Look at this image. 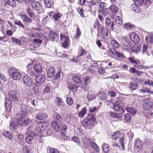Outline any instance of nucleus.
<instances>
[{"instance_id":"obj_26","label":"nucleus","mask_w":153,"mask_h":153,"mask_svg":"<svg viewBox=\"0 0 153 153\" xmlns=\"http://www.w3.org/2000/svg\"><path fill=\"white\" fill-rule=\"evenodd\" d=\"M42 68L39 64H36L34 66V70L37 73H40L42 72Z\"/></svg>"},{"instance_id":"obj_31","label":"nucleus","mask_w":153,"mask_h":153,"mask_svg":"<svg viewBox=\"0 0 153 153\" xmlns=\"http://www.w3.org/2000/svg\"><path fill=\"white\" fill-rule=\"evenodd\" d=\"M33 148L31 145L24 146L23 148L24 153H30Z\"/></svg>"},{"instance_id":"obj_3","label":"nucleus","mask_w":153,"mask_h":153,"mask_svg":"<svg viewBox=\"0 0 153 153\" xmlns=\"http://www.w3.org/2000/svg\"><path fill=\"white\" fill-rule=\"evenodd\" d=\"M48 123L45 121H43L40 124H39L36 127L34 131L35 134L42 136L43 131L48 126Z\"/></svg>"},{"instance_id":"obj_64","label":"nucleus","mask_w":153,"mask_h":153,"mask_svg":"<svg viewBox=\"0 0 153 153\" xmlns=\"http://www.w3.org/2000/svg\"><path fill=\"white\" fill-rule=\"evenodd\" d=\"M124 118L125 121L127 122H129L131 120L130 116L128 114H125L124 116Z\"/></svg>"},{"instance_id":"obj_47","label":"nucleus","mask_w":153,"mask_h":153,"mask_svg":"<svg viewBox=\"0 0 153 153\" xmlns=\"http://www.w3.org/2000/svg\"><path fill=\"white\" fill-rule=\"evenodd\" d=\"M100 1L99 0H91L88 1V5L89 6L91 7L96 4L97 3H98Z\"/></svg>"},{"instance_id":"obj_14","label":"nucleus","mask_w":153,"mask_h":153,"mask_svg":"<svg viewBox=\"0 0 153 153\" xmlns=\"http://www.w3.org/2000/svg\"><path fill=\"white\" fill-rule=\"evenodd\" d=\"M9 97L14 101H16L18 99L17 97L19 96V94L16 91H11L9 93Z\"/></svg>"},{"instance_id":"obj_18","label":"nucleus","mask_w":153,"mask_h":153,"mask_svg":"<svg viewBox=\"0 0 153 153\" xmlns=\"http://www.w3.org/2000/svg\"><path fill=\"white\" fill-rule=\"evenodd\" d=\"M59 129L60 130V132L62 134V138H63L65 139V138L64 137L65 136L67 129V126L65 124H62L60 126Z\"/></svg>"},{"instance_id":"obj_6","label":"nucleus","mask_w":153,"mask_h":153,"mask_svg":"<svg viewBox=\"0 0 153 153\" xmlns=\"http://www.w3.org/2000/svg\"><path fill=\"white\" fill-rule=\"evenodd\" d=\"M19 16L25 25H29L32 21V19L25 13H22L20 14Z\"/></svg>"},{"instance_id":"obj_20","label":"nucleus","mask_w":153,"mask_h":153,"mask_svg":"<svg viewBox=\"0 0 153 153\" xmlns=\"http://www.w3.org/2000/svg\"><path fill=\"white\" fill-rule=\"evenodd\" d=\"M143 106L144 110L149 111L153 108V103L151 102H146L143 104Z\"/></svg>"},{"instance_id":"obj_38","label":"nucleus","mask_w":153,"mask_h":153,"mask_svg":"<svg viewBox=\"0 0 153 153\" xmlns=\"http://www.w3.org/2000/svg\"><path fill=\"white\" fill-rule=\"evenodd\" d=\"M83 79L84 83L85 85H88L90 83L92 77L90 76H87L84 77Z\"/></svg>"},{"instance_id":"obj_51","label":"nucleus","mask_w":153,"mask_h":153,"mask_svg":"<svg viewBox=\"0 0 153 153\" xmlns=\"http://www.w3.org/2000/svg\"><path fill=\"white\" fill-rule=\"evenodd\" d=\"M32 63H30L27 65V72L30 73L31 75L32 76L34 73L32 71H30V69H31L32 68Z\"/></svg>"},{"instance_id":"obj_52","label":"nucleus","mask_w":153,"mask_h":153,"mask_svg":"<svg viewBox=\"0 0 153 153\" xmlns=\"http://www.w3.org/2000/svg\"><path fill=\"white\" fill-rule=\"evenodd\" d=\"M145 85H148L150 87H153V81L149 79L146 80Z\"/></svg>"},{"instance_id":"obj_57","label":"nucleus","mask_w":153,"mask_h":153,"mask_svg":"<svg viewBox=\"0 0 153 153\" xmlns=\"http://www.w3.org/2000/svg\"><path fill=\"white\" fill-rule=\"evenodd\" d=\"M94 28L98 30H99L100 28V24L99 23L98 20H96L95 22Z\"/></svg>"},{"instance_id":"obj_25","label":"nucleus","mask_w":153,"mask_h":153,"mask_svg":"<svg viewBox=\"0 0 153 153\" xmlns=\"http://www.w3.org/2000/svg\"><path fill=\"white\" fill-rule=\"evenodd\" d=\"M27 33L28 36L30 37H37L39 34L37 32H32L31 29H28L27 30Z\"/></svg>"},{"instance_id":"obj_17","label":"nucleus","mask_w":153,"mask_h":153,"mask_svg":"<svg viewBox=\"0 0 153 153\" xmlns=\"http://www.w3.org/2000/svg\"><path fill=\"white\" fill-rule=\"evenodd\" d=\"M49 36L51 40L57 42L59 40V36L55 32L50 31L49 34Z\"/></svg>"},{"instance_id":"obj_39","label":"nucleus","mask_w":153,"mask_h":153,"mask_svg":"<svg viewBox=\"0 0 153 153\" xmlns=\"http://www.w3.org/2000/svg\"><path fill=\"white\" fill-rule=\"evenodd\" d=\"M90 146L97 152L99 151L100 149L98 146L95 143L91 141L90 142Z\"/></svg>"},{"instance_id":"obj_21","label":"nucleus","mask_w":153,"mask_h":153,"mask_svg":"<svg viewBox=\"0 0 153 153\" xmlns=\"http://www.w3.org/2000/svg\"><path fill=\"white\" fill-rule=\"evenodd\" d=\"M45 79V76L42 74H40L38 75L36 77V81L38 83H41L43 82Z\"/></svg>"},{"instance_id":"obj_11","label":"nucleus","mask_w":153,"mask_h":153,"mask_svg":"<svg viewBox=\"0 0 153 153\" xmlns=\"http://www.w3.org/2000/svg\"><path fill=\"white\" fill-rule=\"evenodd\" d=\"M12 78L15 80H19L22 77V74L17 70L13 71L11 74Z\"/></svg>"},{"instance_id":"obj_56","label":"nucleus","mask_w":153,"mask_h":153,"mask_svg":"<svg viewBox=\"0 0 153 153\" xmlns=\"http://www.w3.org/2000/svg\"><path fill=\"white\" fill-rule=\"evenodd\" d=\"M66 102L69 105H71L73 102V101L71 98L68 97L66 99Z\"/></svg>"},{"instance_id":"obj_29","label":"nucleus","mask_w":153,"mask_h":153,"mask_svg":"<svg viewBox=\"0 0 153 153\" xmlns=\"http://www.w3.org/2000/svg\"><path fill=\"white\" fill-rule=\"evenodd\" d=\"M126 110L131 114L135 115L137 112V110L131 106H127L126 108Z\"/></svg>"},{"instance_id":"obj_45","label":"nucleus","mask_w":153,"mask_h":153,"mask_svg":"<svg viewBox=\"0 0 153 153\" xmlns=\"http://www.w3.org/2000/svg\"><path fill=\"white\" fill-rule=\"evenodd\" d=\"M99 98L102 100H105L107 97L106 95L103 92H102L97 94Z\"/></svg>"},{"instance_id":"obj_44","label":"nucleus","mask_w":153,"mask_h":153,"mask_svg":"<svg viewBox=\"0 0 153 153\" xmlns=\"http://www.w3.org/2000/svg\"><path fill=\"white\" fill-rule=\"evenodd\" d=\"M120 136V131H117L113 134L112 135L111 138L113 139L116 140L119 138Z\"/></svg>"},{"instance_id":"obj_36","label":"nucleus","mask_w":153,"mask_h":153,"mask_svg":"<svg viewBox=\"0 0 153 153\" xmlns=\"http://www.w3.org/2000/svg\"><path fill=\"white\" fill-rule=\"evenodd\" d=\"M60 39L62 41H69V39L68 35L66 33L63 35L62 33L60 34Z\"/></svg>"},{"instance_id":"obj_2","label":"nucleus","mask_w":153,"mask_h":153,"mask_svg":"<svg viewBox=\"0 0 153 153\" xmlns=\"http://www.w3.org/2000/svg\"><path fill=\"white\" fill-rule=\"evenodd\" d=\"M95 122V118L93 114H89L87 117V119L82 121V124L84 126L88 127L92 126Z\"/></svg>"},{"instance_id":"obj_7","label":"nucleus","mask_w":153,"mask_h":153,"mask_svg":"<svg viewBox=\"0 0 153 153\" xmlns=\"http://www.w3.org/2000/svg\"><path fill=\"white\" fill-rule=\"evenodd\" d=\"M32 8L36 11H41L43 10L42 4L38 2H33L31 3Z\"/></svg>"},{"instance_id":"obj_34","label":"nucleus","mask_w":153,"mask_h":153,"mask_svg":"<svg viewBox=\"0 0 153 153\" xmlns=\"http://www.w3.org/2000/svg\"><path fill=\"white\" fill-rule=\"evenodd\" d=\"M109 9L110 10L111 12V14H114L117 12L118 11V7L117 6L113 5H111L109 7Z\"/></svg>"},{"instance_id":"obj_32","label":"nucleus","mask_w":153,"mask_h":153,"mask_svg":"<svg viewBox=\"0 0 153 153\" xmlns=\"http://www.w3.org/2000/svg\"><path fill=\"white\" fill-rule=\"evenodd\" d=\"M47 117V115L45 113H41L38 114L36 116V118L39 120H43Z\"/></svg>"},{"instance_id":"obj_60","label":"nucleus","mask_w":153,"mask_h":153,"mask_svg":"<svg viewBox=\"0 0 153 153\" xmlns=\"http://www.w3.org/2000/svg\"><path fill=\"white\" fill-rule=\"evenodd\" d=\"M81 35V31L79 30V28L78 27L77 28V30L76 34L75 36V38L76 39L78 38Z\"/></svg>"},{"instance_id":"obj_62","label":"nucleus","mask_w":153,"mask_h":153,"mask_svg":"<svg viewBox=\"0 0 153 153\" xmlns=\"http://www.w3.org/2000/svg\"><path fill=\"white\" fill-rule=\"evenodd\" d=\"M116 55L118 58H120V59H123L125 57V56L123 53H120L118 52H117V53H116Z\"/></svg>"},{"instance_id":"obj_63","label":"nucleus","mask_w":153,"mask_h":153,"mask_svg":"<svg viewBox=\"0 0 153 153\" xmlns=\"http://www.w3.org/2000/svg\"><path fill=\"white\" fill-rule=\"evenodd\" d=\"M77 86L76 85H71L68 87L69 89L74 92L77 91Z\"/></svg>"},{"instance_id":"obj_23","label":"nucleus","mask_w":153,"mask_h":153,"mask_svg":"<svg viewBox=\"0 0 153 153\" xmlns=\"http://www.w3.org/2000/svg\"><path fill=\"white\" fill-rule=\"evenodd\" d=\"M55 73L54 68L53 67H50L47 71V75L49 78L52 77Z\"/></svg>"},{"instance_id":"obj_58","label":"nucleus","mask_w":153,"mask_h":153,"mask_svg":"<svg viewBox=\"0 0 153 153\" xmlns=\"http://www.w3.org/2000/svg\"><path fill=\"white\" fill-rule=\"evenodd\" d=\"M95 95L93 94L89 93L88 95V98L89 100H91L94 99L95 98Z\"/></svg>"},{"instance_id":"obj_33","label":"nucleus","mask_w":153,"mask_h":153,"mask_svg":"<svg viewBox=\"0 0 153 153\" xmlns=\"http://www.w3.org/2000/svg\"><path fill=\"white\" fill-rule=\"evenodd\" d=\"M63 117L65 121L67 123H69L71 120V115L67 113H64L63 114Z\"/></svg>"},{"instance_id":"obj_59","label":"nucleus","mask_w":153,"mask_h":153,"mask_svg":"<svg viewBox=\"0 0 153 153\" xmlns=\"http://www.w3.org/2000/svg\"><path fill=\"white\" fill-rule=\"evenodd\" d=\"M12 41L13 42H15L16 45H20L21 43V42L19 40L13 37L12 38Z\"/></svg>"},{"instance_id":"obj_35","label":"nucleus","mask_w":153,"mask_h":153,"mask_svg":"<svg viewBox=\"0 0 153 153\" xmlns=\"http://www.w3.org/2000/svg\"><path fill=\"white\" fill-rule=\"evenodd\" d=\"M109 146L107 144L104 143L102 146V149L105 153H108L110 151Z\"/></svg>"},{"instance_id":"obj_30","label":"nucleus","mask_w":153,"mask_h":153,"mask_svg":"<svg viewBox=\"0 0 153 153\" xmlns=\"http://www.w3.org/2000/svg\"><path fill=\"white\" fill-rule=\"evenodd\" d=\"M131 10L136 13H139L141 12V10L138 6L135 4H133L131 5Z\"/></svg>"},{"instance_id":"obj_12","label":"nucleus","mask_w":153,"mask_h":153,"mask_svg":"<svg viewBox=\"0 0 153 153\" xmlns=\"http://www.w3.org/2000/svg\"><path fill=\"white\" fill-rule=\"evenodd\" d=\"M12 102L9 98H6L4 100V106L6 111L9 112L11 110Z\"/></svg>"},{"instance_id":"obj_41","label":"nucleus","mask_w":153,"mask_h":153,"mask_svg":"<svg viewBox=\"0 0 153 153\" xmlns=\"http://www.w3.org/2000/svg\"><path fill=\"white\" fill-rule=\"evenodd\" d=\"M51 126L54 128L55 130L58 131L59 129V126L57 123L54 121H52L51 123Z\"/></svg>"},{"instance_id":"obj_53","label":"nucleus","mask_w":153,"mask_h":153,"mask_svg":"<svg viewBox=\"0 0 153 153\" xmlns=\"http://www.w3.org/2000/svg\"><path fill=\"white\" fill-rule=\"evenodd\" d=\"M153 36H147L146 38V42L148 43H152L153 40Z\"/></svg>"},{"instance_id":"obj_40","label":"nucleus","mask_w":153,"mask_h":153,"mask_svg":"<svg viewBox=\"0 0 153 153\" xmlns=\"http://www.w3.org/2000/svg\"><path fill=\"white\" fill-rule=\"evenodd\" d=\"M131 51L133 52L137 53L138 51L140 50V48L137 45H135L133 47H131L130 48Z\"/></svg>"},{"instance_id":"obj_15","label":"nucleus","mask_w":153,"mask_h":153,"mask_svg":"<svg viewBox=\"0 0 153 153\" xmlns=\"http://www.w3.org/2000/svg\"><path fill=\"white\" fill-rule=\"evenodd\" d=\"M129 37L131 41L134 43H138L139 41V37L135 33H130L129 34Z\"/></svg>"},{"instance_id":"obj_28","label":"nucleus","mask_w":153,"mask_h":153,"mask_svg":"<svg viewBox=\"0 0 153 153\" xmlns=\"http://www.w3.org/2000/svg\"><path fill=\"white\" fill-rule=\"evenodd\" d=\"M137 2L139 5L144 6L150 4L151 2L150 0H138Z\"/></svg>"},{"instance_id":"obj_19","label":"nucleus","mask_w":153,"mask_h":153,"mask_svg":"<svg viewBox=\"0 0 153 153\" xmlns=\"http://www.w3.org/2000/svg\"><path fill=\"white\" fill-rule=\"evenodd\" d=\"M21 123L16 120V121H12L10 123V128L12 130L16 129L19 125Z\"/></svg>"},{"instance_id":"obj_55","label":"nucleus","mask_w":153,"mask_h":153,"mask_svg":"<svg viewBox=\"0 0 153 153\" xmlns=\"http://www.w3.org/2000/svg\"><path fill=\"white\" fill-rule=\"evenodd\" d=\"M52 133V131L50 129H48L47 131L45 130L43 131V133L42 136H46V135L49 136L51 135Z\"/></svg>"},{"instance_id":"obj_27","label":"nucleus","mask_w":153,"mask_h":153,"mask_svg":"<svg viewBox=\"0 0 153 153\" xmlns=\"http://www.w3.org/2000/svg\"><path fill=\"white\" fill-rule=\"evenodd\" d=\"M33 124V122L31 120H30L29 118H27L25 119H24L22 122L21 121V124L22 125L24 126H30V125H32Z\"/></svg>"},{"instance_id":"obj_42","label":"nucleus","mask_w":153,"mask_h":153,"mask_svg":"<svg viewBox=\"0 0 153 153\" xmlns=\"http://www.w3.org/2000/svg\"><path fill=\"white\" fill-rule=\"evenodd\" d=\"M53 116L54 118L57 121L60 122L62 120V117L60 115L57 113H54Z\"/></svg>"},{"instance_id":"obj_1","label":"nucleus","mask_w":153,"mask_h":153,"mask_svg":"<svg viewBox=\"0 0 153 153\" xmlns=\"http://www.w3.org/2000/svg\"><path fill=\"white\" fill-rule=\"evenodd\" d=\"M29 108V107L27 106L23 105L21 110L16 114L15 118L16 120L21 123L22 121L26 117L27 111Z\"/></svg>"},{"instance_id":"obj_61","label":"nucleus","mask_w":153,"mask_h":153,"mask_svg":"<svg viewBox=\"0 0 153 153\" xmlns=\"http://www.w3.org/2000/svg\"><path fill=\"white\" fill-rule=\"evenodd\" d=\"M115 23L117 24L121 25L122 24V21L119 16H117L115 19Z\"/></svg>"},{"instance_id":"obj_50","label":"nucleus","mask_w":153,"mask_h":153,"mask_svg":"<svg viewBox=\"0 0 153 153\" xmlns=\"http://www.w3.org/2000/svg\"><path fill=\"white\" fill-rule=\"evenodd\" d=\"M119 143L120 144L121 146L122 149L124 150L125 149L124 143V138L123 137H121L119 140Z\"/></svg>"},{"instance_id":"obj_8","label":"nucleus","mask_w":153,"mask_h":153,"mask_svg":"<svg viewBox=\"0 0 153 153\" xmlns=\"http://www.w3.org/2000/svg\"><path fill=\"white\" fill-rule=\"evenodd\" d=\"M62 15L59 13H56L53 12H51L49 14V16L50 18L53 19L55 21L59 20Z\"/></svg>"},{"instance_id":"obj_24","label":"nucleus","mask_w":153,"mask_h":153,"mask_svg":"<svg viewBox=\"0 0 153 153\" xmlns=\"http://www.w3.org/2000/svg\"><path fill=\"white\" fill-rule=\"evenodd\" d=\"M105 24L106 26H108L110 25L111 29L113 30L114 24L113 22L111 21L110 19L108 18H106L105 20Z\"/></svg>"},{"instance_id":"obj_46","label":"nucleus","mask_w":153,"mask_h":153,"mask_svg":"<svg viewBox=\"0 0 153 153\" xmlns=\"http://www.w3.org/2000/svg\"><path fill=\"white\" fill-rule=\"evenodd\" d=\"M3 134L4 136L6 137H7L10 139L11 140L13 137V136L11 133L7 131H6L4 132Z\"/></svg>"},{"instance_id":"obj_43","label":"nucleus","mask_w":153,"mask_h":153,"mask_svg":"<svg viewBox=\"0 0 153 153\" xmlns=\"http://www.w3.org/2000/svg\"><path fill=\"white\" fill-rule=\"evenodd\" d=\"M130 87L131 90L133 91L135 90L137 88L138 85L137 83L132 82L130 83Z\"/></svg>"},{"instance_id":"obj_54","label":"nucleus","mask_w":153,"mask_h":153,"mask_svg":"<svg viewBox=\"0 0 153 153\" xmlns=\"http://www.w3.org/2000/svg\"><path fill=\"white\" fill-rule=\"evenodd\" d=\"M15 23L21 27L23 29H25V26L22 23V22L20 20H16L15 22Z\"/></svg>"},{"instance_id":"obj_49","label":"nucleus","mask_w":153,"mask_h":153,"mask_svg":"<svg viewBox=\"0 0 153 153\" xmlns=\"http://www.w3.org/2000/svg\"><path fill=\"white\" fill-rule=\"evenodd\" d=\"M56 104L59 107H61V106L62 105L63 102L61 98L57 97L56 99Z\"/></svg>"},{"instance_id":"obj_22","label":"nucleus","mask_w":153,"mask_h":153,"mask_svg":"<svg viewBox=\"0 0 153 153\" xmlns=\"http://www.w3.org/2000/svg\"><path fill=\"white\" fill-rule=\"evenodd\" d=\"M100 33L102 34L103 38L105 39L108 35V31L107 28L102 27L100 29Z\"/></svg>"},{"instance_id":"obj_9","label":"nucleus","mask_w":153,"mask_h":153,"mask_svg":"<svg viewBox=\"0 0 153 153\" xmlns=\"http://www.w3.org/2000/svg\"><path fill=\"white\" fill-rule=\"evenodd\" d=\"M122 39L123 42V47L126 50H128L131 48V43L129 39L125 36L122 37Z\"/></svg>"},{"instance_id":"obj_37","label":"nucleus","mask_w":153,"mask_h":153,"mask_svg":"<svg viewBox=\"0 0 153 153\" xmlns=\"http://www.w3.org/2000/svg\"><path fill=\"white\" fill-rule=\"evenodd\" d=\"M72 79L73 81L77 84L81 83L82 81L80 77L78 76H73Z\"/></svg>"},{"instance_id":"obj_10","label":"nucleus","mask_w":153,"mask_h":153,"mask_svg":"<svg viewBox=\"0 0 153 153\" xmlns=\"http://www.w3.org/2000/svg\"><path fill=\"white\" fill-rule=\"evenodd\" d=\"M27 136L25 138V140L27 143H30L35 134L31 131L29 130L27 131Z\"/></svg>"},{"instance_id":"obj_13","label":"nucleus","mask_w":153,"mask_h":153,"mask_svg":"<svg viewBox=\"0 0 153 153\" xmlns=\"http://www.w3.org/2000/svg\"><path fill=\"white\" fill-rule=\"evenodd\" d=\"M24 83L27 86H30L32 84V80L28 76L25 75L22 78Z\"/></svg>"},{"instance_id":"obj_16","label":"nucleus","mask_w":153,"mask_h":153,"mask_svg":"<svg viewBox=\"0 0 153 153\" xmlns=\"http://www.w3.org/2000/svg\"><path fill=\"white\" fill-rule=\"evenodd\" d=\"M16 137L17 139L15 141L16 143L22 146L24 145L25 141L23 136L20 134H18Z\"/></svg>"},{"instance_id":"obj_4","label":"nucleus","mask_w":153,"mask_h":153,"mask_svg":"<svg viewBox=\"0 0 153 153\" xmlns=\"http://www.w3.org/2000/svg\"><path fill=\"white\" fill-rule=\"evenodd\" d=\"M143 143L142 141L139 140H136L134 143V151L136 152H140L142 150Z\"/></svg>"},{"instance_id":"obj_5","label":"nucleus","mask_w":153,"mask_h":153,"mask_svg":"<svg viewBox=\"0 0 153 153\" xmlns=\"http://www.w3.org/2000/svg\"><path fill=\"white\" fill-rule=\"evenodd\" d=\"M115 101V102L113 103V109L115 111H120L121 112H123L124 110L123 107L120 106V100L117 98Z\"/></svg>"},{"instance_id":"obj_48","label":"nucleus","mask_w":153,"mask_h":153,"mask_svg":"<svg viewBox=\"0 0 153 153\" xmlns=\"http://www.w3.org/2000/svg\"><path fill=\"white\" fill-rule=\"evenodd\" d=\"M86 112V109L85 108H83L82 110L80 112H79L78 115L80 118H82L83 117L84 115Z\"/></svg>"}]
</instances>
